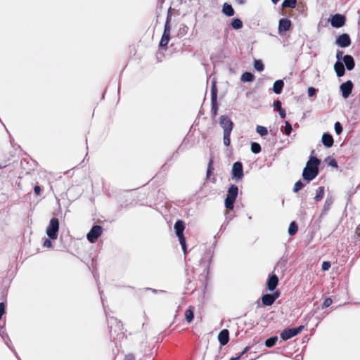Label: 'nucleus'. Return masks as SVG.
Instances as JSON below:
<instances>
[{
    "instance_id": "1",
    "label": "nucleus",
    "mask_w": 360,
    "mask_h": 360,
    "mask_svg": "<svg viewBox=\"0 0 360 360\" xmlns=\"http://www.w3.org/2000/svg\"><path fill=\"white\" fill-rule=\"evenodd\" d=\"M321 160L316 157L311 156L303 169L302 178L307 183H309L319 174V166Z\"/></svg>"
},
{
    "instance_id": "2",
    "label": "nucleus",
    "mask_w": 360,
    "mask_h": 360,
    "mask_svg": "<svg viewBox=\"0 0 360 360\" xmlns=\"http://www.w3.org/2000/svg\"><path fill=\"white\" fill-rule=\"evenodd\" d=\"M107 320L110 328V335L116 336L114 337V338L117 340L122 338L124 335V332L123 331L124 328L121 321L112 316H108V315Z\"/></svg>"
},
{
    "instance_id": "3",
    "label": "nucleus",
    "mask_w": 360,
    "mask_h": 360,
    "mask_svg": "<svg viewBox=\"0 0 360 360\" xmlns=\"http://www.w3.org/2000/svg\"><path fill=\"white\" fill-rule=\"evenodd\" d=\"M238 194V188L236 185L232 184L229 188L226 198L225 199V207L227 209L233 210L234 202Z\"/></svg>"
},
{
    "instance_id": "4",
    "label": "nucleus",
    "mask_w": 360,
    "mask_h": 360,
    "mask_svg": "<svg viewBox=\"0 0 360 360\" xmlns=\"http://www.w3.org/2000/svg\"><path fill=\"white\" fill-rule=\"evenodd\" d=\"M59 230V221L57 218H52L46 229L47 236L52 240H56L58 237Z\"/></svg>"
},
{
    "instance_id": "5",
    "label": "nucleus",
    "mask_w": 360,
    "mask_h": 360,
    "mask_svg": "<svg viewBox=\"0 0 360 360\" xmlns=\"http://www.w3.org/2000/svg\"><path fill=\"white\" fill-rule=\"evenodd\" d=\"M231 174L232 178L237 181L243 178V167L241 162L238 161L233 163L231 169Z\"/></svg>"
},
{
    "instance_id": "6",
    "label": "nucleus",
    "mask_w": 360,
    "mask_h": 360,
    "mask_svg": "<svg viewBox=\"0 0 360 360\" xmlns=\"http://www.w3.org/2000/svg\"><path fill=\"white\" fill-rule=\"evenodd\" d=\"M304 326H300L299 327L295 328H286L281 332L280 335L281 338L283 340H289L299 334L302 330Z\"/></svg>"
},
{
    "instance_id": "7",
    "label": "nucleus",
    "mask_w": 360,
    "mask_h": 360,
    "mask_svg": "<svg viewBox=\"0 0 360 360\" xmlns=\"http://www.w3.org/2000/svg\"><path fill=\"white\" fill-rule=\"evenodd\" d=\"M217 101V89L215 82L212 84L211 86V112L214 116L217 115L218 106Z\"/></svg>"
},
{
    "instance_id": "8",
    "label": "nucleus",
    "mask_w": 360,
    "mask_h": 360,
    "mask_svg": "<svg viewBox=\"0 0 360 360\" xmlns=\"http://www.w3.org/2000/svg\"><path fill=\"white\" fill-rule=\"evenodd\" d=\"M103 232V228L100 225H94L86 235L88 240L95 243Z\"/></svg>"
},
{
    "instance_id": "9",
    "label": "nucleus",
    "mask_w": 360,
    "mask_h": 360,
    "mask_svg": "<svg viewBox=\"0 0 360 360\" xmlns=\"http://www.w3.org/2000/svg\"><path fill=\"white\" fill-rule=\"evenodd\" d=\"M219 124L224 130V133H231L233 123L226 115H221L219 117Z\"/></svg>"
},
{
    "instance_id": "10",
    "label": "nucleus",
    "mask_w": 360,
    "mask_h": 360,
    "mask_svg": "<svg viewBox=\"0 0 360 360\" xmlns=\"http://www.w3.org/2000/svg\"><path fill=\"white\" fill-rule=\"evenodd\" d=\"M345 17L341 14H335L330 18V25L333 27L339 28L345 23Z\"/></svg>"
},
{
    "instance_id": "11",
    "label": "nucleus",
    "mask_w": 360,
    "mask_h": 360,
    "mask_svg": "<svg viewBox=\"0 0 360 360\" xmlns=\"http://www.w3.org/2000/svg\"><path fill=\"white\" fill-rule=\"evenodd\" d=\"M352 88L353 84L350 80H348L340 85V89L344 98L349 97L352 93Z\"/></svg>"
},
{
    "instance_id": "12",
    "label": "nucleus",
    "mask_w": 360,
    "mask_h": 360,
    "mask_svg": "<svg viewBox=\"0 0 360 360\" xmlns=\"http://www.w3.org/2000/svg\"><path fill=\"white\" fill-rule=\"evenodd\" d=\"M170 25H165L163 34L160 42V46L163 47L167 45L170 39Z\"/></svg>"
},
{
    "instance_id": "13",
    "label": "nucleus",
    "mask_w": 360,
    "mask_h": 360,
    "mask_svg": "<svg viewBox=\"0 0 360 360\" xmlns=\"http://www.w3.org/2000/svg\"><path fill=\"white\" fill-rule=\"evenodd\" d=\"M336 44L342 48L348 47L351 44V39L347 34H342L336 39Z\"/></svg>"
},
{
    "instance_id": "14",
    "label": "nucleus",
    "mask_w": 360,
    "mask_h": 360,
    "mask_svg": "<svg viewBox=\"0 0 360 360\" xmlns=\"http://www.w3.org/2000/svg\"><path fill=\"white\" fill-rule=\"evenodd\" d=\"M291 21L288 18H281L278 23V32L282 34L283 32L288 31L291 27Z\"/></svg>"
},
{
    "instance_id": "15",
    "label": "nucleus",
    "mask_w": 360,
    "mask_h": 360,
    "mask_svg": "<svg viewBox=\"0 0 360 360\" xmlns=\"http://www.w3.org/2000/svg\"><path fill=\"white\" fill-rule=\"evenodd\" d=\"M278 276L275 274H272L269 277V278L267 280V282H266L267 288L270 291H273L276 289V286L278 285Z\"/></svg>"
},
{
    "instance_id": "16",
    "label": "nucleus",
    "mask_w": 360,
    "mask_h": 360,
    "mask_svg": "<svg viewBox=\"0 0 360 360\" xmlns=\"http://www.w3.org/2000/svg\"><path fill=\"white\" fill-rule=\"evenodd\" d=\"M218 340L221 345H226L229 341V332L227 329L222 330L218 335Z\"/></svg>"
},
{
    "instance_id": "17",
    "label": "nucleus",
    "mask_w": 360,
    "mask_h": 360,
    "mask_svg": "<svg viewBox=\"0 0 360 360\" xmlns=\"http://www.w3.org/2000/svg\"><path fill=\"white\" fill-rule=\"evenodd\" d=\"M323 144L327 147H331L334 143V140L331 134L329 133H324L321 139Z\"/></svg>"
},
{
    "instance_id": "18",
    "label": "nucleus",
    "mask_w": 360,
    "mask_h": 360,
    "mask_svg": "<svg viewBox=\"0 0 360 360\" xmlns=\"http://www.w3.org/2000/svg\"><path fill=\"white\" fill-rule=\"evenodd\" d=\"M343 62L348 70H352L355 66L354 60L350 55H345L343 57Z\"/></svg>"
},
{
    "instance_id": "19",
    "label": "nucleus",
    "mask_w": 360,
    "mask_h": 360,
    "mask_svg": "<svg viewBox=\"0 0 360 360\" xmlns=\"http://www.w3.org/2000/svg\"><path fill=\"white\" fill-rule=\"evenodd\" d=\"M334 70L338 77H342L345 75V69L344 64L341 61H337L334 65Z\"/></svg>"
},
{
    "instance_id": "20",
    "label": "nucleus",
    "mask_w": 360,
    "mask_h": 360,
    "mask_svg": "<svg viewBox=\"0 0 360 360\" xmlns=\"http://www.w3.org/2000/svg\"><path fill=\"white\" fill-rule=\"evenodd\" d=\"M185 226L184 224L181 220H177L174 224V230L176 236L184 235Z\"/></svg>"
},
{
    "instance_id": "21",
    "label": "nucleus",
    "mask_w": 360,
    "mask_h": 360,
    "mask_svg": "<svg viewBox=\"0 0 360 360\" xmlns=\"http://www.w3.org/2000/svg\"><path fill=\"white\" fill-rule=\"evenodd\" d=\"M222 12L226 16H233L235 13L234 9L232 6L228 3H224L222 7Z\"/></svg>"
},
{
    "instance_id": "22",
    "label": "nucleus",
    "mask_w": 360,
    "mask_h": 360,
    "mask_svg": "<svg viewBox=\"0 0 360 360\" xmlns=\"http://www.w3.org/2000/svg\"><path fill=\"white\" fill-rule=\"evenodd\" d=\"M284 86V82L281 79L276 80L273 86V91L276 94H280L282 92Z\"/></svg>"
},
{
    "instance_id": "23",
    "label": "nucleus",
    "mask_w": 360,
    "mask_h": 360,
    "mask_svg": "<svg viewBox=\"0 0 360 360\" xmlns=\"http://www.w3.org/2000/svg\"><path fill=\"white\" fill-rule=\"evenodd\" d=\"M262 304L265 306H271L274 304V298L271 294H265L262 297Z\"/></svg>"
},
{
    "instance_id": "24",
    "label": "nucleus",
    "mask_w": 360,
    "mask_h": 360,
    "mask_svg": "<svg viewBox=\"0 0 360 360\" xmlns=\"http://www.w3.org/2000/svg\"><path fill=\"white\" fill-rule=\"evenodd\" d=\"M240 79L243 82H250L255 79V76L251 72H245L241 75Z\"/></svg>"
},
{
    "instance_id": "25",
    "label": "nucleus",
    "mask_w": 360,
    "mask_h": 360,
    "mask_svg": "<svg viewBox=\"0 0 360 360\" xmlns=\"http://www.w3.org/2000/svg\"><path fill=\"white\" fill-rule=\"evenodd\" d=\"M231 27L235 30H239L243 27V22L239 18H233L231 21Z\"/></svg>"
},
{
    "instance_id": "26",
    "label": "nucleus",
    "mask_w": 360,
    "mask_h": 360,
    "mask_svg": "<svg viewBox=\"0 0 360 360\" xmlns=\"http://www.w3.org/2000/svg\"><path fill=\"white\" fill-rule=\"evenodd\" d=\"M324 195V187L320 186L317 188L316 191V195L314 196V199L315 201L319 202L320 201Z\"/></svg>"
},
{
    "instance_id": "27",
    "label": "nucleus",
    "mask_w": 360,
    "mask_h": 360,
    "mask_svg": "<svg viewBox=\"0 0 360 360\" xmlns=\"http://www.w3.org/2000/svg\"><path fill=\"white\" fill-rule=\"evenodd\" d=\"M298 230V226L295 221H292L290 224L289 228H288V234L290 236H294Z\"/></svg>"
},
{
    "instance_id": "28",
    "label": "nucleus",
    "mask_w": 360,
    "mask_h": 360,
    "mask_svg": "<svg viewBox=\"0 0 360 360\" xmlns=\"http://www.w3.org/2000/svg\"><path fill=\"white\" fill-rule=\"evenodd\" d=\"M0 335L4 339V340L5 341V343L7 345V346L8 347H10L9 342H11V340L9 339L8 335L5 333L4 326H1V325H0Z\"/></svg>"
},
{
    "instance_id": "29",
    "label": "nucleus",
    "mask_w": 360,
    "mask_h": 360,
    "mask_svg": "<svg viewBox=\"0 0 360 360\" xmlns=\"http://www.w3.org/2000/svg\"><path fill=\"white\" fill-rule=\"evenodd\" d=\"M297 4V0H284L283 1L282 6L285 8H295Z\"/></svg>"
},
{
    "instance_id": "30",
    "label": "nucleus",
    "mask_w": 360,
    "mask_h": 360,
    "mask_svg": "<svg viewBox=\"0 0 360 360\" xmlns=\"http://www.w3.org/2000/svg\"><path fill=\"white\" fill-rule=\"evenodd\" d=\"M277 340H278L277 336L271 337L265 341V345L267 347H272L273 346H274L276 345Z\"/></svg>"
},
{
    "instance_id": "31",
    "label": "nucleus",
    "mask_w": 360,
    "mask_h": 360,
    "mask_svg": "<svg viewBox=\"0 0 360 360\" xmlns=\"http://www.w3.org/2000/svg\"><path fill=\"white\" fill-rule=\"evenodd\" d=\"M185 317H186V321L188 323H191L193 321V317H194V314H193V310L191 309V307H189L185 311Z\"/></svg>"
},
{
    "instance_id": "32",
    "label": "nucleus",
    "mask_w": 360,
    "mask_h": 360,
    "mask_svg": "<svg viewBox=\"0 0 360 360\" xmlns=\"http://www.w3.org/2000/svg\"><path fill=\"white\" fill-rule=\"evenodd\" d=\"M333 202V200L332 198H327L325 200L323 211L324 212H328L330 209V207H331Z\"/></svg>"
},
{
    "instance_id": "33",
    "label": "nucleus",
    "mask_w": 360,
    "mask_h": 360,
    "mask_svg": "<svg viewBox=\"0 0 360 360\" xmlns=\"http://www.w3.org/2000/svg\"><path fill=\"white\" fill-rule=\"evenodd\" d=\"M254 68L256 70H257L259 72H262L264 70V65L262 60H255L254 62Z\"/></svg>"
},
{
    "instance_id": "34",
    "label": "nucleus",
    "mask_w": 360,
    "mask_h": 360,
    "mask_svg": "<svg viewBox=\"0 0 360 360\" xmlns=\"http://www.w3.org/2000/svg\"><path fill=\"white\" fill-rule=\"evenodd\" d=\"M256 131L261 136H264L268 134L267 128L263 126H257L256 128Z\"/></svg>"
},
{
    "instance_id": "35",
    "label": "nucleus",
    "mask_w": 360,
    "mask_h": 360,
    "mask_svg": "<svg viewBox=\"0 0 360 360\" xmlns=\"http://www.w3.org/2000/svg\"><path fill=\"white\" fill-rule=\"evenodd\" d=\"M251 151L255 154H257V153H260L261 146L258 143H256V142L252 143Z\"/></svg>"
},
{
    "instance_id": "36",
    "label": "nucleus",
    "mask_w": 360,
    "mask_h": 360,
    "mask_svg": "<svg viewBox=\"0 0 360 360\" xmlns=\"http://www.w3.org/2000/svg\"><path fill=\"white\" fill-rule=\"evenodd\" d=\"M304 186H305V184L301 180L297 181L295 184V186L293 188V192H295V193L299 192L302 188H304Z\"/></svg>"
},
{
    "instance_id": "37",
    "label": "nucleus",
    "mask_w": 360,
    "mask_h": 360,
    "mask_svg": "<svg viewBox=\"0 0 360 360\" xmlns=\"http://www.w3.org/2000/svg\"><path fill=\"white\" fill-rule=\"evenodd\" d=\"M179 240V243L181 245L182 250L184 252V254L186 253V238L184 236V235H181L180 236H177Z\"/></svg>"
},
{
    "instance_id": "38",
    "label": "nucleus",
    "mask_w": 360,
    "mask_h": 360,
    "mask_svg": "<svg viewBox=\"0 0 360 360\" xmlns=\"http://www.w3.org/2000/svg\"><path fill=\"white\" fill-rule=\"evenodd\" d=\"M326 162H327V164L329 165V166H331L334 168H337L338 167V162L337 161L333 158H330V157H328L326 159Z\"/></svg>"
},
{
    "instance_id": "39",
    "label": "nucleus",
    "mask_w": 360,
    "mask_h": 360,
    "mask_svg": "<svg viewBox=\"0 0 360 360\" xmlns=\"http://www.w3.org/2000/svg\"><path fill=\"white\" fill-rule=\"evenodd\" d=\"M230 135H231V133H224L223 140H224V144L226 146H230V143H231Z\"/></svg>"
},
{
    "instance_id": "40",
    "label": "nucleus",
    "mask_w": 360,
    "mask_h": 360,
    "mask_svg": "<svg viewBox=\"0 0 360 360\" xmlns=\"http://www.w3.org/2000/svg\"><path fill=\"white\" fill-rule=\"evenodd\" d=\"M335 131L338 135L340 134L343 130L342 124L339 122H336L334 125Z\"/></svg>"
},
{
    "instance_id": "41",
    "label": "nucleus",
    "mask_w": 360,
    "mask_h": 360,
    "mask_svg": "<svg viewBox=\"0 0 360 360\" xmlns=\"http://www.w3.org/2000/svg\"><path fill=\"white\" fill-rule=\"evenodd\" d=\"M285 124V126L284 133L287 135H290V134L292 131V126L288 121H286Z\"/></svg>"
},
{
    "instance_id": "42",
    "label": "nucleus",
    "mask_w": 360,
    "mask_h": 360,
    "mask_svg": "<svg viewBox=\"0 0 360 360\" xmlns=\"http://www.w3.org/2000/svg\"><path fill=\"white\" fill-rule=\"evenodd\" d=\"M172 15V8L169 7V8L168 9V11H167V19H166V22H165V25H170V20H171Z\"/></svg>"
},
{
    "instance_id": "43",
    "label": "nucleus",
    "mask_w": 360,
    "mask_h": 360,
    "mask_svg": "<svg viewBox=\"0 0 360 360\" xmlns=\"http://www.w3.org/2000/svg\"><path fill=\"white\" fill-rule=\"evenodd\" d=\"M286 262H287V259H285L283 257L281 258L279 262L277 263V265L275 267V269H276L279 266H281V267L285 268Z\"/></svg>"
},
{
    "instance_id": "44",
    "label": "nucleus",
    "mask_w": 360,
    "mask_h": 360,
    "mask_svg": "<svg viewBox=\"0 0 360 360\" xmlns=\"http://www.w3.org/2000/svg\"><path fill=\"white\" fill-rule=\"evenodd\" d=\"M332 302H332V300H331L330 298H329V297H328V298H326V299L324 300V302H323V304H322V308H323V309H324V308H327V307H328L329 306H330V305H331Z\"/></svg>"
},
{
    "instance_id": "45",
    "label": "nucleus",
    "mask_w": 360,
    "mask_h": 360,
    "mask_svg": "<svg viewBox=\"0 0 360 360\" xmlns=\"http://www.w3.org/2000/svg\"><path fill=\"white\" fill-rule=\"evenodd\" d=\"M308 96L312 97L316 95V89L314 87H309L307 90Z\"/></svg>"
},
{
    "instance_id": "46",
    "label": "nucleus",
    "mask_w": 360,
    "mask_h": 360,
    "mask_svg": "<svg viewBox=\"0 0 360 360\" xmlns=\"http://www.w3.org/2000/svg\"><path fill=\"white\" fill-rule=\"evenodd\" d=\"M330 266H331V264H330V262L325 261L322 263V266H321L322 270L327 271L330 269Z\"/></svg>"
},
{
    "instance_id": "47",
    "label": "nucleus",
    "mask_w": 360,
    "mask_h": 360,
    "mask_svg": "<svg viewBox=\"0 0 360 360\" xmlns=\"http://www.w3.org/2000/svg\"><path fill=\"white\" fill-rule=\"evenodd\" d=\"M274 110H276L277 111L279 110L280 109H282L281 102L278 100L275 101L274 103Z\"/></svg>"
},
{
    "instance_id": "48",
    "label": "nucleus",
    "mask_w": 360,
    "mask_h": 360,
    "mask_svg": "<svg viewBox=\"0 0 360 360\" xmlns=\"http://www.w3.org/2000/svg\"><path fill=\"white\" fill-rule=\"evenodd\" d=\"M342 54H343L342 51H337V53H336L337 61H341L342 59L343 60L344 56H342Z\"/></svg>"
},
{
    "instance_id": "49",
    "label": "nucleus",
    "mask_w": 360,
    "mask_h": 360,
    "mask_svg": "<svg viewBox=\"0 0 360 360\" xmlns=\"http://www.w3.org/2000/svg\"><path fill=\"white\" fill-rule=\"evenodd\" d=\"M52 245V243L51 240L46 238L44 241L43 246L45 248H51Z\"/></svg>"
},
{
    "instance_id": "50",
    "label": "nucleus",
    "mask_w": 360,
    "mask_h": 360,
    "mask_svg": "<svg viewBox=\"0 0 360 360\" xmlns=\"http://www.w3.org/2000/svg\"><path fill=\"white\" fill-rule=\"evenodd\" d=\"M5 311V305L3 302H0V320Z\"/></svg>"
},
{
    "instance_id": "51",
    "label": "nucleus",
    "mask_w": 360,
    "mask_h": 360,
    "mask_svg": "<svg viewBox=\"0 0 360 360\" xmlns=\"http://www.w3.org/2000/svg\"><path fill=\"white\" fill-rule=\"evenodd\" d=\"M34 191L35 193V194L37 195H40V192H41V188L38 185H36L34 187Z\"/></svg>"
},
{
    "instance_id": "52",
    "label": "nucleus",
    "mask_w": 360,
    "mask_h": 360,
    "mask_svg": "<svg viewBox=\"0 0 360 360\" xmlns=\"http://www.w3.org/2000/svg\"><path fill=\"white\" fill-rule=\"evenodd\" d=\"M280 116L281 118H285V115H286V113H285V110L284 109H280L279 110H278Z\"/></svg>"
},
{
    "instance_id": "53",
    "label": "nucleus",
    "mask_w": 360,
    "mask_h": 360,
    "mask_svg": "<svg viewBox=\"0 0 360 360\" xmlns=\"http://www.w3.org/2000/svg\"><path fill=\"white\" fill-rule=\"evenodd\" d=\"M250 349V347H246L238 355L240 358L243 356Z\"/></svg>"
},
{
    "instance_id": "54",
    "label": "nucleus",
    "mask_w": 360,
    "mask_h": 360,
    "mask_svg": "<svg viewBox=\"0 0 360 360\" xmlns=\"http://www.w3.org/2000/svg\"><path fill=\"white\" fill-rule=\"evenodd\" d=\"M211 163H212V160H210V163H209V166H208V168H207V177L210 176V174L212 173V168H211Z\"/></svg>"
},
{
    "instance_id": "55",
    "label": "nucleus",
    "mask_w": 360,
    "mask_h": 360,
    "mask_svg": "<svg viewBox=\"0 0 360 360\" xmlns=\"http://www.w3.org/2000/svg\"><path fill=\"white\" fill-rule=\"evenodd\" d=\"M271 295H273L274 298V301L279 297V292H274L273 294H271Z\"/></svg>"
},
{
    "instance_id": "56",
    "label": "nucleus",
    "mask_w": 360,
    "mask_h": 360,
    "mask_svg": "<svg viewBox=\"0 0 360 360\" xmlns=\"http://www.w3.org/2000/svg\"><path fill=\"white\" fill-rule=\"evenodd\" d=\"M239 359H240V356H237L231 358L230 360H239Z\"/></svg>"
},
{
    "instance_id": "57",
    "label": "nucleus",
    "mask_w": 360,
    "mask_h": 360,
    "mask_svg": "<svg viewBox=\"0 0 360 360\" xmlns=\"http://www.w3.org/2000/svg\"><path fill=\"white\" fill-rule=\"evenodd\" d=\"M151 290H152V291H153V292H155V293H157V292H163L162 290H155V289H151Z\"/></svg>"
},
{
    "instance_id": "58",
    "label": "nucleus",
    "mask_w": 360,
    "mask_h": 360,
    "mask_svg": "<svg viewBox=\"0 0 360 360\" xmlns=\"http://www.w3.org/2000/svg\"><path fill=\"white\" fill-rule=\"evenodd\" d=\"M279 1H280V0H271V1H272L274 4H277Z\"/></svg>"
},
{
    "instance_id": "59",
    "label": "nucleus",
    "mask_w": 360,
    "mask_h": 360,
    "mask_svg": "<svg viewBox=\"0 0 360 360\" xmlns=\"http://www.w3.org/2000/svg\"><path fill=\"white\" fill-rule=\"evenodd\" d=\"M101 297L102 303L103 304V298L102 297V294L101 293Z\"/></svg>"
},
{
    "instance_id": "60",
    "label": "nucleus",
    "mask_w": 360,
    "mask_h": 360,
    "mask_svg": "<svg viewBox=\"0 0 360 360\" xmlns=\"http://www.w3.org/2000/svg\"><path fill=\"white\" fill-rule=\"evenodd\" d=\"M239 2L242 4V3H243V0H240Z\"/></svg>"
},
{
    "instance_id": "61",
    "label": "nucleus",
    "mask_w": 360,
    "mask_h": 360,
    "mask_svg": "<svg viewBox=\"0 0 360 360\" xmlns=\"http://www.w3.org/2000/svg\"><path fill=\"white\" fill-rule=\"evenodd\" d=\"M128 360H134V358L131 357V359H129Z\"/></svg>"
}]
</instances>
